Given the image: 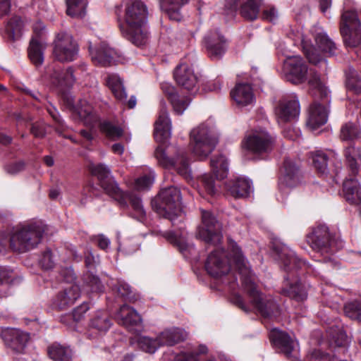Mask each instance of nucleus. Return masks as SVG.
<instances>
[{
    "label": "nucleus",
    "mask_w": 361,
    "mask_h": 361,
    "mask_svg": "<svg viewBox=\"0 0 361 361\" xmlns=\"http://www.w3.org/2000/svg\"><path fill=\"white\" fill-rule=\"evenodd\" d=\"M201 224L197 226L196 238L207 244L217 245L223 238L221 224L210 212L201 209Z\"/></svg>",
    "instance_id": "nucleus-13"
},
{
    "label": "nucleus",
    "mask_w": 361,
    "mask_h": 361,
    "mask_svg": "<svg viewBox=\"0 0 361 361\" xmlns=\"http://www.w3.org/2000/svg\"><path fill=\"white\" fill-rule=\"evenodd\" d=\"M202 44L207 55L212 60L221 58L228 47L227 39L218 29L207 32L203 37Z\"/></svg>",
    "instance_id": "nucleus-20"
},
{
    "label": "nucleus",
    "mask_w": 361,
    "mask_h": 361,
    "mask_svg": "<svg viewBox=\"0 0 361 361\" xmlns=\"http://www.w3.org/2000/svg\"><path fill=\"white\" fill-rule=\"evenodd\" d=\"M210 165L216 179L222 180L227 177L228 173V161L224 155L219 154L213 157L211 159Z\"/></svg>",
    "instance_id": "nucleus-41"
},
{
    "label": "nucleus",
    "mask_w": 361,
    "mask_h": 361,
    "mask_svg": "<svg viewBox=\"0 0 361 361\" xmlns=\"http://www.w3.org/2000/svg\"><path fill=\"white\" fill-rule=\"evenodd\" d=\"M173 77L182 88L195 94L199 88V76L189 63L182 62L175 69Z\"/></svg>",
    "instance_id": "nucleus-21"
},
{
    "label": "nucleus",
    "mask_w": 361,
    "mask_h": 361,
    "mask_svg": "<svg viewBox=\"0 0 361 361\" xmlns=\"http://www.w3.org/2000/svg\"><path fill=\"white\" fill-rule=\"evenodd\" d=\"M25 164L23 161L12 163L5 168L6 171L11 175H15L24 169Z\"/></svg>",
    "instance_id": "nucleus-62"
},
{
    "label": "nucleus",
    "mask_w": 361,
    "mask_h": 361,
    "mask_svg": "<svg viewBox=\"0 0 361 361\" xmlns=\"http://www.w3.org/2000/svg\"><path fill=\"white\" fill-rule=\"evenodd\" d=\"M180 190L173 186L162 189L159 195V205L157 212L169 219L173 226L181 224L184 216L181 207Z\"/></svg>",
    "instance_id": "nucleus-10"
},
{
    "label": "nucleus",
    "mask_w": 361,
    "mask_h": 361,
    "mask_svg": "<svg viewBox=\"0 0 361 361\" xmlns=\"http://www.w3.org/2000/svg\"><path fill=\"white\" fill-rule=\"evenodd\" d=\"M283 71L287 80L293 84L307 82L310 92L317 96L319 92L322 97H327L329 90L314 68H308L304 59L300 56L287 57L283 61Z\"/></svg>",
    "instance_id": "nucleus-7"
},
{
    "label": "nucleus",
    "mask_w": 361,
    "mask_h": 361,
    "mask_svg": "<svg viewBox=\"0 0 361 361\" xmlns=\"http://www.w3.org/2000/svg\"><path fill=\"white\" fill-rule=\"evenodd\" d=\"M23 26V23L20 18L13 17L8 21L6 29L10 37L16 39L20 35Z\"/></svg>",
    "instance_id": "nucleus-53"
},
{
    "label": "nucleus",
    "mask_w": 361,
    "mask_h": 361,
    "mask_svg": "<svg viewBox=\"0 0 361 361\" xmlns=\"http://www.w3.org/2000/svg\"><path fill=\"white\" fill-rule=\"evenodd\" d=\"M301 182V173L298 166L289 159L284 161L280 184L288 188H293Z\"/></svg>",
    "instance_id": "nucleus-31"
},
{
    "label": "nucleus",
    "mask_w": 361,
    "mask_h": 361,
    "mask_svg": "<svg viewBox=\"0 0 361 361\" xmlns=\"http://www.w3.org/2000/svg\"><path fill=\"white\" fill-rule=\"evenodd\" d=\"M163 92L167 95L174 112L178 115H182L190 103V99L188 97L178 94L173 86L168 83L161 84Z\"/></svg>",
    "instance_id": "nucleus-33"
},
{
    "label": "nucleus",
    "mask_w": 361,
    "mask_h": 361,
    "mask_svg": "<svg viewBox=\"0 0 361 361\" xmlns=\"http://www.w3.org/2000/svg\"><path fill=\"white\" fill-rule=\"evenodd\" d=\"M74 111L85 125L91 128L94 127L98 121L97 115L93 113L92 106L85 100H80L74 108Z\"/></svg>",
    "instance_id": "nucleus-35"
},
{
    "label": "nucleus",
    "mask_w": 361,
    "mask_h": 361,
    "mask_svg": "<svg viewBox=\"0 0 361 361\" xmlns=\"http://www.w3.org/2000/svg\"><path fill=\"white\" fill-rule=\"evenodd\" d=\"M287 35L293 40L294 44H301L303 52L310 63L318 66L323 73L326 72L327 61L324 54H335L336 47L322 27H313L309 35L290 27Z\"/></svg>",
    "instance_id": "nucleus-1"
},
{
    "label": "nucleus",
    "mask_w": 361,
    "mask_h": 361,
    "mask_svg": "<svg viewBox=\"0 0 361 361\" xmlns=\"http://www.w3.org/2000/svg\"><path fill=\"white\" fill-rule=\"evenodd\" d=\"M233 243H235L240 249L247 266L249 267V269L251 270L250 264L245 259L241 248L231 239L228 240V253L219 248H216L210 252L205 262V269L207 273L213 277H221L228 272L231 267V263L232 262L240 276V284L237 282V276L235 274H229L224 277L223 279V283L228 285L231 289L234 290L236 287H240L242 286V274H240L239 269L235 262V258H237V254L232 250L231 247V245Z\"/></svg>",
    "instance_id": "nucleus-6"
},
{
    "label": "nucleus",
    "mask_w": 361,
    "mask_h": 361,
    "mask_svg": "<svg viewBox=\"0 0 361 361\" xmlns=\"http://www.w3.org/2000/svg\"><path fill=\"white\" fill-rule=\"evenodd\" d=\"M240 8V15L246 20L257 18L262 0H243Z\"/></svg>",
    "instance_id": "nucleus-42"
},
{
    "label": "nucleus",
    "mask_w": 361,
    "mask_h": 361,
    "mask_svg": "<svg viewBox=\"0 0 361 361\" xmlns=\"http://www.w3.org/2000/svg\"><path fill=\"white\" fill-rule=\"evenodd\" d=\"M92 173L97 176L99 180L100 185L105 192L116 200L120 205L130 207V215L139 221H144L146 219V212L140 198L133 194H124L111 175L109 167L104 164H92L90 166Z\"/></svg>",
    "instance_id": "nucleus-5"
},
{
    "label": "nucleus",
    "mask_w": 361,
    "mask_h": 361,
    "mask_svg": "<svg viewBox=\"0 0 361 361\" xmlns=\"http://www.w3.org/2000/svg\"><path fill=\"white\" fill-rule=\"evenodd\" d=\"M231 95L239 106L252 105L255 99L252 89L247 83L237 84L231 90Z\"/></svg>",
    "instance_id": "nucleus-34"
},
{
    "label": "nucleus",
    "mask_w": 361,
    "mask_h": 361,
    "mask_svg": "<svg viewBox=\"0 0 361 361\" xmlns=\"http://www.w3.org/2000/svg\"><path fill=\"white\" fill-rule=\"evenodd\" d=\"M262 17L268 21L274 23L279 18V12L275 7L267 6L263 11Z\"/></svg>",
    "instance_id": "nucleus-60"
},
{
    "label": "nucleus",
    "mask_w": 361,
    "mask_h": 361,
    "mask_svg": "<svg viewBox=\"0 0 361 361\" xmlns=\"http://www.w3.org/2000/svg\"><path fill=\"white\" fill-rule=\"evenodd\" d=\"M31 133L36 137H42L45 135V126L42 123H34L31 128Z\"/></svg>",
    "instance_id": "nucleus-63"
},
{
    "label": "nucleus",
    "mask_w": 361,
    "mask_h": 361,
    "mask_svg": "<svg viewBox=\"0 0 361 361\" xmlns=\"http://www.w3.org/2000/svg\"><path fill=\"white\" fill-rule=\"evenodd\" d=\"M106 83L118 100L121 102L126 101L127 94L119 75L114 73L109 74L106 78Z\"/></svg>",
    "instance_id": "nucleus-38"
},
{
    "label": "nucleus",
    "mask_w": 361,
    "mask_h": 361,
    "mask_svg": "<svg viewBox=\"0 0 361 361\" xmlns=\"http://www.w3.org/2000/svg\"><path fill=\"white\" fill-rule=\"evenodd\" d=\"M89 49L92 60L95 64L107 66L116 63L117 53L109 47L106 42H102L99 45L90 44Z\"/></svg>",
    "instance_id": "nucleus-28"
},
{
    "label": "nucleus",
    "mask_w": 361,
    "mask_h": 361,
    "mask_svg": "<svg viewBox=\"0 0 361 361\" xmlns=\"http://www.w3.org/2000/svg\"><path fill=\"white\" fill-rule=\"evenodd\" d=\"M188 1V0H161V4L171 20L179 21L182 18L180 10Z\"/></svg>",
    "instance_id": "nucleus-40"
},
{
    "label": "nucleus",
    "mask_w": 361,
    "mask_h": 361,
    "mask_svg": "<svg viewBox=\"0 0 361 361\" xmlns=\"http://www.w3.org/2000/svg\"><path fill=\"white\" fill-rule=\"evenodd\" d=\"M47 353L53 361H72L73 351L69 346L55 343L48 348Z\"/></svg>",
    "instance_id": "nucleus-39"
},
{
    "label": "nucleus",
    "mask_w": 361,
    "mask_h": 361,
    "mask_svg": "<svg viewBox=\"0 0 361 361\" xmlns=\"http://www.w3.org/2000/svg\"><path fill=\"white\" fill-rule=\"evenodd\" d=\"M347 88L355 94H361V78L353 68L350 67L346 73Z\"/></svg>",
    "instance_id": "nucleus-46"
},
{
    "label": "nucleus",
    "mask_w": 361,
    "mask_h": 361,
    "mask_svg": "<svg viewBox=\"0 0 361 361\" xmlns=\"http://www.w3.org/2000/svg\"><path fill=\"white\" fill-rule=\"evenodd\" d=\"M45 232L41 221H30L17 225L10 236V247L17 252H26L37 247Z\"/></svg>",
    "instance_id": "nucleus-8"
},
{
    "label": "nucleus",
    "mask_w": 361,
    "mask_h": 361,
    "mask_svg": "<svg viewBox=\"0 0 361 361\" xmlns=\"http://www.w3.org/2000/svg\"><path fill=\"white\" fill-rule=\"evenodd\" d=\"M232 250L237 254L235 263L242 274V286L240 288L247 292L250 305L262 317L276 319L281 313L279 305L271 295L261 293L257 289L255 278L251 270L247 266L240 249L235 243H231Z\"/></svg>",
    "instance_id": "nucleus-2"
},
{
    "label": "nucleus",
    "mask_w": 361,
    "mask_h": 361,
    "mask_svg": "<svg viewBox=\"0 0 361 361\" xmlns=\"http://www.w3.org/2000/svg\"><path fill=\"white\" fill-rule=\"evenodd\" d=\"M164 237L176 245L183 256L188 259L197 260V252L195 245L188 239L187 234L183 231H168Z\"/></svg>",
    "instance_id": "nucleus-25"
},
{
    "label": "nucleus",
    "mask_w": 361,
    "mask_h": 361,
    "mask_svg": "<svg viewBox=\"0 0 361 361\" xmlns=\"http://www.w3.org/2000/svg\"><path fill=\"white\" fill-rule=\"evenodd\" d=\"M275 258L286 272L282 293L295 300H303L307 298V289L295 274L298 269L308 267L306 262L301 260L295 252L285 244H275L273 247Z\"/></svg>",
    "instance_id": "nucleus-4"
},
{
    "label": "nucleus",
    "mask_w": 361,
    "mask_h": 361,
    "mask_svg": "<svg viewBox=\"0 0 361 361\" xmlns=\"http://www.w3.org/2000/svg\"><path fill=\"white\" fill-rule=\"evenodd\" d=\"M236 10V0H226L221 13L225 16L226 20H230L235 16Z\"/></svg>",
    "instance_id": "nucleus-57"
},
{
    "label": "nucleus",
    "mask_w": 361,
    "mask_h": 361,
    "mask_svg": "<svg viewBox=\"0 0 361 361\" xmlns=\"http://www.w3.org/2000/svg\"><path fill=\"white\" fill-rule=\"evenodd\" d=\"M341 138L345 141H361V130L360 127L353 123L345 124L341 130Z\"/></svg>",
    "instance_id": "nucleus-45"
},
{
    "label": "nucleus",
    "mask_w": 361,
    "mask_h": 361,
    "mask_svg": "<svg viewBox=\"0 0 361 361\" xmlns=\"http://www.w3.org/2000/svg\"><path fill=\"white\" fill-rule=\"evenodd\" d=\"M274 138L264 130H255L243 142V148L253 153L270 152L274 146Z\"/></svg>",
    "instance_id": "nucleus-19"
},
{
    "label": "nucleus",
    "mask_w": 361,
    "mask_h": 361,
    "mask_svg": "<svg viewBox=\"0 0 361 361\" xmlns=\"http://www.w3.org/2000/svg\"><path fill=\"white\" fill-rule=\"evenodd\" d=\"M228 192L235 198L249 197L253 192L252 181L247 178L239 177L226 183Z\"/></svg>",
    "instance_id": "nucleus-32"
},
{
    "label": "nucleus",
    "mask_w": 361,
    "mask_h": 361,
    "mask_svg": "<svg viewBox=\"0 0 361 361\" xmlns=\"http://www.w3.org/2000/svg\"><path fill=\"white\" fill-rule=\"evenodd\" d=\"M300 109L298 99L295 94L283 97L274 109L277 122L283 125L294 121L299 116Z\"/></svg>",
    "instance_id": "nucleus-18"
},
{
    "label": "nucleus",
    "mask_w": 361,
    "mask_h": 361,
    "mask_svg": "<svg viewBox=\"0 0 361 361\" xmlns=\"http://www.w3.org/2000/svg\"><path fill=\"white\" fill-rule=\"evenodd\" d=\"M80 288L78 285L73 283L66 284L54 299V307L59 310L66 309L72 305L80 297Z\"/></svg>",
    "instance_id": "nucleus-30"
},
{
    "label": "nucleus",
    "mask_w": 361,
    "mask_h": 361,
    "mask_svg": "<svg viewBox=\"0 0 361 361\" xmlns=\"http://www.w3.org/2000/svg\"><path fill=\"white\" fill-rule=\"evenodd\" d=\"M90 309L89 305L87 303H82L80 306L77 307L74 309L72 314H66L62 316L61 318V321L62 323L66 324V325H71L69 322L73 319L74 322L80 321L85 316V314Z\"/></svg>",
    "instance_id": "nucleus-49"
},
{
    "label": "nucleus",
    "mask_w": 361,
    "mask_h": 361,
    "mask_svg": "<svg viewBox=\"0 0 361 361\" xmlns=\"http://www.w3.org/2000/svg\"><path fill=\"white\" fill-rule=\"evenodd\" d=\"M329 353L322 351L321 348L310 350L305 361H322L328 358Z\"/></svg>",
    "instance_id": "nucleus-59"
},
{
    "label": "nucleus",
    "mask_w": 361,
    "mask_h": 361,
    "mask_svg": "<svg viewBox=\"0 0 361 361\" xmlns=\"http://www.w3.org/2000/svg\"><path fill=\"white\" fill-rule=\"evenodd\" d=\"M219 141V134L214 122L208 120L192 129L190 145L194 156L203 159L212 152Z\"/></svg>",
    "instance_id": "nucleus-9"
},
{
    "label": "nucleus",
    "mask_w": 361,
    "mask_h": 361,
    "mask_svg": "<svg viewBox=\"0 0 361 361\" xmlns=\"http://www.w3.org/2000/svg\"><path fill=\"white\" fill-rule=\"evenodd\" d=\"M154 180V173L153 171H149L135 181V188L138 190H148L153 184Z\"/></svg>",
    "instance_id": "nucleus-54"
},
{
    "label": "nucleus",
    "mask_w": 361,
    "mask_h": 361,
    "mask_svg": "<svg viewBox=\"0 0 361 361\" xmlns=\"http://www.w3.org/2000/svg\"><path fill=\"white\" fill-rule=\"evenodd\" d=\"M344 154L351 173L360 176L359 165L361 164V148L356 149L354 146L350 145L345 149Z\"/></svg>",
    "instance_id": "nucleus-37"
},
{
    "label": "nucleus",
    "mask_w": 361,
    "mask_h": 361,
    "mask_svg": "<svg viewBox=\"0 0 361 361\" xmlns=\"http://www.w3.org/2000/svg\"><path fill=\"white\" fill-rule=\"evenodd\" d=\"M119 27L124 37L136 46L144 44L147 39L148 10L140 0H130L122 16L116 11Z\"/></svg>",
    "instance_id": "nucleus-3"
},
{
    "label": "nucleus",
    "mask_w": 361,
    "mask_h": 361,
    "mask_svg": "<svg viewBox=\"0 0 361 361\" xmlns=\"http://www.w3.org/2000/svg\"><path fill=\"white\" fill-rule=\"evenodd\" d=\"M340 30L346 47L361 46V23L355 11H347L343 13Z\"/></svg>",
    "instance_id": "nucleus-14"
},
{
    "label": "nucleus",
    "mask_w": 361,
    "mask_h": 361,
    "mask_svg": "<svg viewBox=\"0 0 361 361\" xmlns=\"http://www.w3.org/2000/svg\"><path fill=\"white\" fill-rule=\"evenodd\" d=\"M312 95L314 98V102L309 108L307 125L312 130H315L327 122L329 94L326 98L322 97L319 92H317V96Z\"/></svg>",
    "instance_id": "nucleus-17"
},
{
    "label": "nucleus",
    "mask_w": 361,
    "mask_h": 361,
    "mask_svg": "<svg viewBox=\"0 0 361 361\" xmlns=\"http://www.w3.org/2000/svg\"><path fill=\"white\" fill-rule=\"evenodd\" d=\"M94 241L98 247L102 250H106L110 245V240L104 235H98L94 237Z\"/></svg>",
    "instance_id": "nucleus-64"
},
{
    "label": "nucleus",
    "mask_w": 361,
    "mask_h": 361,
    "mask_svg": "<svg viewBox=\"0 0 361 361\" xmlns=\"http://www.w3.org/2000/svg\"><path fill=\"white\" fill-rule=\"evenodd\" d=\"M90 326L99 331H106L111 326V322L106 312L97 311L90 319Z\"/></svg>",
    "instance_id": "nucleus-44"
},
{
    "label": "nucleus",
    "mask_w": 361,
    "mask_h": 361,
    "mask_svg": "<svg viewBox=\"0 0 361 361\" xmlns=\"http://www.w3.org/2000/svg\"><path fill=\"white\" fill-rule=\"evenodd\" d=\"M118 323L130 331H139L141 327L142 319L135 310L128 305H122L116 315Z\"/></svg>",
    "instance_id": "nucleus-29"
},
{
    "label": "nucleus",
    "mask_w": 361,
    "mask_h": 361,
    "mask_svg": "<svg viewBox=\"0 0 361 361\" xmlns=\"http://www.w3.org/2000/svg\"><path fill=\"white\" fill-rule=\"evenodd\" d=\"M330 336H331L332 341H331V346L333 348V345L336 347L344 345L347 343V336L345 332L341 330H338L336 334H334L331 331L328 332Z\"/></svg>",
    "instance_id": "nucleus-58"
},
{
    "label": "nucleus",
    "mask_w": 361,
    "mask_h": 361,
    "mask_svg": "<svg viewBox=\"0 0 361 361\" xmlns=\"http://www.w3.org/2000/svg\"><path fill=\"white\" fill-rule=\"evenodd\" d=\"M171 135V121L166 109V103L160 102V110L154 124V138L157 142L164 143Z\"/></svg>",
    "instance_id": "nucleus-26"
},
{
    "label": "nucleus",
    "mask_w": 361,
    "mask_h": 361,
    "mask_svg": "<svg viewBox=\"0 0 361 361\" xmlns=\"http://www.w3.org/2000/svg\"><path fill=\"white\" fill-rule=\"evenodd\" d=\"M85 283L92 292H102L103 290V286L99 279L96 276L87 274Z\"/></svg>",
    "instance_id": "nucleus-56"
},
{
    "label": "nucleus",
    "mask_w": 361,
    "mask_h": 361,
    "mask_svg": "<svg viewBox=\"0 0 361 361\" xmlns=\"http://www.w3.org/2000/svg\"><path fill=\"white\" fill-rule=\"evenodd\" d=\"M185 336L184 331L174 328L162 331L155 339L144 336H137L135 339L141 350L154 353L160 346L175 345L184 340Z\"/></svg>",
    "instance_id": "nucleus-12"
},
{
    "label": "nucleus",
    "mask_w": 361,
    "mask_h": 361,
    "mask_svg": "<svg viewBox=\"0 0 361 361\" xmlns=\"http://www.w3.org/2000/svg\"><path fill=\"white\" fill-rule=\"evenodd\" d=\"M312 162L317 171L322 175L327 173V156L322 151H317L312 156Z\"/></svg>",
    "instance_id": "nucleus-50"
},
{
    "label": "nucleus",
    "mask_w": 361,
    "mask_h": 361,
    "mask_svg": "<svg viewBox=\"0 0 361 361\" xmlns=\"http://www.w3.org/2000/svg\"><path fill=\"white\" fill-rule=\"evenodd\" d=\"M20 279L16 276L13 269L0 266V297H6L11 285L18 283Z\"/></svg>",
    "instance_id": "nucleus-36"
},
{
    "label": "nucleus",
    "mask_w": 361,
    "mask_h": 361,
    "mask_svg": "<svg viewBox=\"0 0 361 361\" xmlns=\"http://www.w3.org/2000/svg\"><path fill=\"white\" fill-rule=\"evenodd\" d=\"M78 49L76 42L71 35L67 32L59 33L54 42L53 54L61 62L74 61L78 55Z\"/></svg>",
    "instance_id": "nucleus-16"
},
{
    "label": "nucleus",
    "mask_w": 361,
    "mask_h": 361,
    "mask_svg": "<svg viewBox=\"0 0 361 361\" xmlns=\"http://www.w3.org/2000/svg\"><path fill=\"white\" fill-rule=\"evenodd\" d=\"M66 13L71 18H82L86 14L87 0H66Z\"/></svg>",
    "instance_id": "nucleus-43"
},
{
    "label": "nucleus",
    "mask_w": 361,
    "mask_h": 361,
    "mask_svg": "<svg viewBox=\"0 0 361 361\" xmlns=\"http://www.w3.org/2000/svg\"><path fill=\"white\" fill-rule=\"evenodd\" d=\"M39 263L44 269H50L54 265V259L49 249L44 250L39 259Z\"/></svg>",
    "instance_id": "nucleus-55"
},
{
    "label": "nucleus",
    "mask_w": 361,
    "mask_h": 361,
    "mask_svg": "<svg viewBox=\"0 0 361 361\" xmlns=\"http://www.w3.org/2000/svg\"><path fill=\"white\" fill-rule=\"evenodd\" d=\"M154 154L162 167L174 169L186 179L190 178V163L184 149L169 147L166 150L159 146L156 149Z\"/></svg>",
    "instance_id": "nucleus-11"
},
{
    "label": "nucleus",
    "mask_w": 361,
    "mask_h": 361,
    "mask_svg": "<svg viewBox=\"0 0 361 361\" xmlns=\"http://www.w3.org/2000/svg\"><path fill=\"white\" fill-rule=\"evenodd\" d=\"M1 337L6 346L16 353H22L30 340V334L18 329L5 328Z\"/></svg>",
    "instance_id": "nucleus-24"
},
{
    "label": "nucleus",
    "mask_w": 361,
    "mask_h": 361,
    "mask_svg": "<svg viewBox=\"0 0 361 361\" xmlns=\"http://www.w3.org/2000/svg\"><path fill=\"white\" fill-rule=\"evenodd\" d=\"M207 352V346L200 345L198 347V351L191 349L182 351L174 357L173 361H197V355L198 354H204Z\"/></svg>",
    "instance_id": "nucleus-48"
},
{
    "label": "nucleus",
    "mask_w": 361,
    "mask_h": 361,
    "mask_svg": "<svg viewBox=\"0 0 361 361\" xmlns=\"http://www.w3.org/2000/svg\"><path fill=\"white\" fill-rule=\"evenodd\" d=\"M116 290L121 297L127 298L130 293V286L123 281H118L116 285Z\"/></svg>",
    "instance_id": "nucleus-61"
},
{
    "label": "nucleus",
    "mask_w": 361,
    "mask_h": 361,
    "mask_svg": "<svg viewBox=\"0 0 361 361\" xmlns=\"http://www.w3.org/2000/svg\"><path fill=\"white\" fill-rule=\"evenodd\" d=\"M201 184L200 194H202V190H204L208 195H214L219 191V187L216 185L213 177L209 174L202 176Z\"/></svg>",
    "instance_id": "nucleus-52"
},
{
    "label": "nucleus",
    "mask_w": 361,
    "mask_h": 361,
    "mask_svg": "<svg viewBox=\"0 0 361 361\" xmlns=\"http://www.w3.org/2000/svg\"><path fill=\"white\" fill-rule=\"evenodd\" d=\"M44 26L41 23H37L34 27L35 36L30 41L28 49V56L36 66H40L44 61V51L47 47L46 39L43 31Z\"/></svg>",
    "instance_id": "nucleus-23"
},
{
    "label": "nucleus",
    "mask_w": 361,
    "mask_h": 361,
    "mask_svg": "<svg viewBox=\"0 0 361 361\" xmlns=\"http://www.w3.org/2000/svg\"><path fill=\"white\" fill-rule=\"evenodd\" d=\"M269 338L274 347L279 349L288 357L291 359L298 357V343L286 332L273 329L269 333Z\"/></svg>",
    "instance_id": "nucleus-22"
},
{
    "label": "nucleus",
    "mask_w": 361,
    "mask_h": 361,
    "mask_svg": "<svg viewBox=\"0 0 361 361\" xmlns=\"http://www.w3.org/2000/svg\"><path fill=\"white\" fill-rule=\"evenodd\" d=\"M344 312L349 318L361 322V300L347 303L344 306Z\"/></svg>",
    "instance_id": "nucleus-51"
},
{
    "label": "nucleus",
    "mask_w": 361,
    "mask_h": 361,
    "mask_svg": "<svg viewBox=\"0 0 361 361\" xmlns=\"http://www.w3.org/2000/svg\"><path fill=\"white\" fill-rule=\"evenodd\" d=\"M47 76L50 85L60 90L70 87L75 81L71 68L62 70L61 67L54 65L48 67Z\"/></svg>",
    "instance_id": "nucleus-27"
},
{
    "label": "nucleus",
    "mask_w": 361,
    "mask_h": 361,
    "mask_svg": "<svg viewBox=\"0 0 361 361\" xmlns=\"http://www.w3.org/2000/svg\"><path fill=\"white\" fill-rule=\"evenodd\" d=\"M307 240L314 250L322 255L333 253L338 248L331 238L328 227L325 225L317 226L307 236Z\"/></svg>",
    "instance_id": "nucleus-15"
},
{
    "label": "nucleus",
    "mask_w": 361,
    "mask_h": 361,
    "mask_svg": "<svg viewBox=\"0 0 361 361\" xmlns=\"http://www.w3.org/2000/svg\"><path fill=\"white\" fill-rule=\"evenodd\" d=\"M101 131L111 140H116L123 135V129L110 121H104L99 124Z\"/></svg>",
    "instance_id": "nucleus-47"
}]
</instances>
